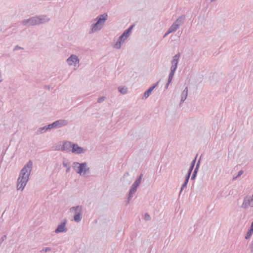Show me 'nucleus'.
<instances>
[{
	"label": "nucleus",
	"instance_id": "nucleus-22",
	"mask_svg": "<svg viewBox=\"0 0 253 253\" xmlns=\"http://www.w3.org/2000/svg\"><path fill=\"white\" fill-rule=\"evenodd\" d=\"M143 176V173H140V175L137 177L136 179L135 180V181L132 184L134 186H136V187H138L141 182Z\"/></svg>",
	"mask_w": 253,
	"mask_h": 253
},
{
	"label": "nucleus",
	"instance_id": "nucleus-16",
	"mask_svg": "<svg viewBox=\"0 0 253 253\" xmlns=\"http://www.w3.org/2000/svg\"><path fill=\"white\" fill-rule=\"evenodd\" d=\"M73 144L72 142L70 141H65L63 143L62 145L61 150L65 151L67 152H71V150L72 149Z\"/></svg>",
	"mask_w": 253,
	"mask_h": 253
},
{
	"label": "nucleus",
	"instance_id": "nucleus-35",
	"mask_svg": "<svg viewBox=\"0 0 253 253\" xmlns=\"http://www.w3.org/2000/svg\"><path fill=\"white\" fill-rule=\"evenodd\" d=\"M200 159H199L198 160V161L197 162L196 165V167L194 169L198 170L199 168L200 167Z\"/></svg>",
	"mask_w": 253,
	"mask_h": 253
},
{
	"label": "nucleus",
	"instance_id": "nucleus-40",
	"mask_svg": "<svg viewBox=\"0 0 253 253\" xmlns=\"http://www.w3.org/2000/svg\"><path fill=\"white\" fill-rule=\"evenodd\" d=\"M66 173H69L70 171L71 168L70 167H68V168H66Z\"/></svg>",
	"mask_w": 253,
	"mask_h": 253
},
{
	"label": "nucleus",
	"instance_id": "nucleus-20",
	"mask_svg": "<svg viewBox=\"0 0 253 253\" xmlns=\"http://www.w3.org/2000/svg\"><path fill=\"white\" fill-rule=\"evenodd\" d=\"M185 19V15H181V16H179L177 18V19L175 20V21L174 23L175 24H178V27H179L183 23H184Z\"/></svg>",
	"mask_w": 253,
	"mask_h": 253
},
{
	"label": "nucleus",
	"instance_id": "nucleus-26",
	"mask_svg": "<svg viewBox=\"0 0 253 253\" xmlns=\"http://www.w3.org/2000/svg\"><path fill=\"white\" fill-rule=\"evenodd\" d=\"M136 192V191L134 189H132V188H130L128 195H127V202L128 203L129 201L130 200L131 198L133 196V194Z\"/></svg>",
	"mask_w": 253,
	"mask_h": 253
},
{
	"label": "nucleus",
	"instance_id": "nucleus-39",
	"mask_svg": "<svg viewBox=\"0 0 253 253\" xmlns=\"http://www.w3.org/2000/svg\"><path fill=\"white\" fill-rule=\"evenodd\" d=\"M130 188H132V189H134V190H135L136 191L138 187H136V186H134V185L132 184Z\"/></svg>",
	"mask_w": 253,
	"mask_h": 253
},
{
	"label": "nucleus",
	"instance_id": "nucleus-19",
	"mask_svg": "<svg viewBox=\"0 0 253 253\" xmlns=\"http://www.w3.org/2000/svg\"><path fill=\"white\" fill-rule=\"evenodd\" d=\"M190 176H191V174H189V173H187V174H186L184 181L183 183L182 184L181 189H180V194L182 193L183 189L186 187Z\"/></svg>",
	"mask_w": 253,
	"mask_h": 253
},
{
	"label": "nucleus",
	"instance_id": "nucleus-33",
	"mask_svg": "<svg viewBox=\"0 0 253 253\" xmlns=\"http://www.w3.org/2000/svg\"><path fill=\"white\" fill-rule=\"evenodd\" d=\"M105 99H106V97H105V96L100 97L97 100V102L99 103H101L102 102H103Z\"/></svg>",
	"mask_w": 253,
	"mask_h": 253
},
{
	"label": "nucleus",
	"instance_id": "nucleus-15",
	"mask_svg": "<svg viewBox=\"0 0 253 253\" xmlns=\"http://www.w3.org/2000/svg\"><path fill=\"white\" fill-rule=\"evenodd\" d=\"M103 25H100L98 22H96L94 23H93L91 25V30L89 31V34L93 33L97 31L100 30L102 28Z\"/></svg>",
	"mask_w": 253,
	"mask_h": 253
},
{
	"label": "nucleus",
	"instance_id": "nucleus-43",
	"mask_svg": "<svg viewBox=\"0 0 253 253\" xmlns=\"http://www.w3.org/2000/svg\"><path fill=\"white\" fill-rule=\"evenodd\" d=\"M252 208H253V198H252Z\"/></svg>",
	"mask_w": 253,
	"mask_h": 253
},
{
	"label": "nucleus",
	"instance_id": "nucleus-11",
	"mask_svg": "<svg viewBox=\"0 0 253 253\" xmlns=\"http://www.w3.org/2000/svg\"><path fill=\"white\" fill-rule=\"evenodd\" d=\"M37 25L43 24L48 22L50 20L49 18L45 15H41L39 16H36Z\"/></svg>",
	"mask_w": 253,
	"mask_h": 253
},
{
	"label": "nucleus",
	"instance_id": "nucleus-1",
	"mask_svg": "<svg viewBox=\"0 0 253 253\" xmlns=\"http://www.w3.org/2000/svg\"><path fill=\"white\" fill-rule=\"evenodd\" d=\"M33 165L32 161L29 160L21 170L17 179V190H23L24 189L29 178Z\"/></svg>",
	"mask_w": 253,
	"mask_h": 253
},
{
	"label": "nucleus",
	"instance_id": "nucleus-18",
	"mask_svg": "<svg viewBox=\"0 0 253 253\" xmlns=\"http://www.w3.org/2000/svg\"><path fill=\"white\" fill-rule=\"evenodd\" d=\"M188 95V87L186 86L184 89L181 93V100L180 102V105H181L187 98Z\"/></svg>",
	"mask_w": 253,
	"mask_h": 253
},
{
	"label": "nucleus",
	"instance_id": "nucleus-30",
	"mask_svg": "<svg viewBox=\"0 0 253 253\" xmlns=\"http://www.w3.org/2000/svg\"><path fill=\"white\" fill-rule=\"evenodd\" d=\"M198 171V170H197V169H194V171L193 172V173L192 174V176H191V179L192 180H194L195 178H196V177L197 176V174Z\"/></svg>",
	"mask_w": 253,
	"mask_h": 253
},
{
	"label": "nucleus",
	"instance_id": "nucleus-38",
	"mask_svg": "<svg viewBox=\"0 0 253 253\" xmlns=\"http://www.w3.org/2000/svg\"><path fill=\"white\" fill-rule=\"evenodd\" d=\"M170 33H172L171 31H169V30L168 29V31L165 33V34L164 36V38L166 37L167 35H168Z\"/></svg>",
	"mask_w": 253,
	"mask_h": 253
},
{
	"label": "nucleus",
	"instance_id": "nucleus-9",
	"mask_svg": "<svg viewBox=\"0 0 253 253\" xmlns=\"http://www.w3.org/2000/svg\"><path fill=\"white\" fill-rule=\"evenodd\" d=\"M68 121L64 119H60L52 123L54 128H60L68 125Z\"/></svg>",
	"mask_w": 253,
	"mask_h": 253
},
{
	"label": "nucleus",
	"instance_id": "nucleus-23",
	"mask_svg": "<svg viewBox=\"0 0 253 253\" xmlns=\"http://www.w3.org/2000/svg\"><path fill=\"white\" fill-rule=\"evenodd\" d=\"M143 176V173H140V175L137 177L136 179L135 180V181L132 184L134 186H136V187H138L141 182Z\"/></svg>",
	"mask_w": 253,
	"mask_h": 253
},
{
	"label": "nucleus",
	"instance_id": "nucleus-14",
	"mask_svg": "<svg viewBox=\"0 0 253 253\" xmlns=\"http://www.w3.org/2000/svg\"><path fill=\"white\" fill-rule=\"evenodd\" d=\"M107 17L108 15L106 13H103V14L98 15L95 19H94V21H96L100 25H103L104 22L106 21Z\"/></svg>",
	"mask_w": 253,
	"mask_h": 253
},
{
	"label": "nucleus",
	"instance_id": "nucleus-6",
	"mask_svg": "<svg viewBox=\"0 0 253 253\" xmlns=\"http://www.w3.org/2000/svg\"><path fill=\"white\" fill-rule=\"evenodd\" d=\"M252 198L250 195L245 196L243 199V203L241 207L245 210L248 209L250 207H252Z\"/></svg>",
	"mask_w": 253,
	"mask_h": 253
},
{
	"label": "nucleus",
	"instance_id": "nucleus-2",
	"mask_svg": "<svg viewBox=\"0 0 253 253\" xmlns=\"http://www.w3.org/2000/svg\"><path fill=\"white\" fill-rule=\"evenodd\" d=\"M72 167L74 170L81 176L84 175L89 171V168L87 167L86 162L82 163L77 162H73Z\"/></svg>",
	"mask_w": 253,
	"mask_h": 253
},
{
	"label": "nucleus",
	"instance_id": "nucleus-12",
	"mask_svg": "<svg viewBox=\"0 0 253 253\" xmlns=\"http://www.w3.org/2000/svg\"><path fill=\"white\" fill-rule=\"evenodd\" d=\"M125 35L122 34L119 38L118 41L114 44V47L116 49H120L122 44L124 43L125 41L127 39Z\"/></svg>",
	"mask_w": 253,
	"mask_h": 253
},
{
	"label": "nucleus",
	"instance_id": "nucleus-41",
	"mask_svg": "<svg viewBox=\"0 0 253 253\" xmlns=\"http://www.w3.org/2000/svg\"><path fill=\"white\" fill-rule=\"evenodd\" d=\"M170 83H169V81H168V82H167V84H166V85H165V88H166V89H167V88H168L169 85V84H170Z\"/></svg>",
	"mask_w": 253,
	"mask_h": 253
},
{
	"label": "nucleus",
	"instance_id": "nucleus-37",
	"mask_svg": "<svg viewBox=\"0 0 253 253\" xmlns=\"http://www.w3.org/2000/svg\"><path fill=\"white\" fill-rule=\"evenodd\" d=\"M23 49V48L20 47V46H18V45H16L13 48V51H16V50H17L18 49Z\"/></svg>",
	"mask_w": 253,
	"mask_h": 253
},
{
	"label": "nucleus",
	"instance_id": "nucleus-10",
	"mask_svg": "<svg viewBox=\"0 0 253 253\" xmlns=\"http://www.w3.org/2000/svg\"><path fill=\"white\" fill-rule=\"evenodd\" d=\"M180 56V52H178L173 57L172 60L171 61V66L170 67V69H172L173 70H176Z\"/></svg>",
	"mask_w": 253,
	"mask_h": 253
},
{
	"label": "nucleus",
	"instance_id": "nucleus-36",
	"mask_svg": "<svg viewBox=\"0 0 253 253\" xmlns=\"http://www.w3.org/2000/svg\"><path fill=\"white\" fill-rule=\"evenodd\" d=\"M63 166L65 168H68V167H70L69 163L65 162H63Z\"/></svg>",
	"mask_w": 253,
	"mask_h": 253
},
{
	"label": "nucleus",
	"instance_id": "nucleus-28",
	"mask_svg": "<svg viewBox=\"0 0 253 253\" xmlns=\"http://www.w3.org/2000/svg\"><path fill=\"white\" fill-rule=\"evenodd\" d=\"M118 89L119 91L123 94H125L127 92V88L125 86H119Z\"/></svg>",
	"mask_w": 253,
	"mask_h": 253
},
{
	"label": "nucleus",
	"instance_id": "nucleus-4",
	"mask_svg": "<svg viewBox=\"0 0 253 253\" xmlns=\"http://www.w3.org/2000/svg\"><path fill=\"white\" fill-rule=\"evenodd\" d=\"M67 220L66 219H63L58 225L57 228L55 230V233H65L68 231L66 227Z\"/></svg>",
	"mask_w": 253,
	"mask_h": 253
},
{
	"label": "nucleus",
	"instance_id": "nucleus-24",
	"mask_svg": "<svg viewBox=\"0 0 253 253\" xmlns=\"http://www.w3.org/2000/svg\"><path fill=\"white\" fill-rule=\"evenodd\" d=\"M197 157V155H196V156L195 157V158L193 160V161H192V162L190 164L189 169L187 172V173H189V174H191V173L193 170L194 167L195 165V163L196 162Z\"/></svg>",
	"mask_w": 253,
	"mask_h": 253
},
{
	"label": "nucleus",
	"instance_id": "nucleus-29",
	"mask_svg": "<svg viewBox=\"0 0 253 253\" xmlns=\"http://www.w3.org/2000/svg\"><path fill=\"white\" fill-rule=\"evenodd\" d=\"M175 71L176 70H173L172 69H170V72L169 73V78H168V80L169 83H170L171 82V80L172 79V78L173 77V75L174 74Z\"/></svg>",
	"mask_w": 253,
	"mask_h": 253
},
{
	"label": "nucleus",
	"instance_id": "nucleus-31",
	"mask_svg": "<svg viewBox=\"0 0 253 253\" xmlns=\"http://www.w3.org/2000/svg\"><path fill=\"white\" fill-rule=\"evenodd\" d=\"M243 172H244V171L243 170H240L238 172L237 175L233 177V180H235L237 179L239 177H240L242 174H243Z\"/></svg>",
	"mask_w": 253,
	"mask_h": 253
},
{
	"label": "nucleus",
	"instance_id": "nucleus-34",
	"mask_svg": "<svg viewBox=\"0 0 253 253\" xmlns=\"http://www.w3.org/2000/svg\"><path fill=\"white\" fill-rule=\"evenodd\" d=\"M144 219L146 221L150 220H151V216H150V215L148 213H146L144 214Z\"/></svg>",
	"mask_w": 253,
	"mask_h": 253
},
{
	"label": "nucleus",
	"instance_id": "nucleus-21",
	"mask_svg": "<svg viewBox=\"0 0 253 253\" xmlns=\"http://www.w3.org/2000/svg\"><path fill=\"white\" fill-rule=\"evenodd\" d=\"M253 222H252L251 223V226L250 227L249 229H248L246 235L245 236V239H249L253 235Z\"/></svg>",
	"mask_w": 253,
	"mask_h": 253
},
{
	"label": "nucleus",
	"instance_id": "nucleus-17",
	"mask_svg": "<svg viewBox=\"0 0 253 253\" xmlns=\"http://www.w3.org/2000/svg\"><path fill=\"white\" fill-rule=\"evenodd\" d=\"M158 84V82H157L156 83L152 85L151 87H150L144 93V96L143 98L145 99L147 98L149 95L151 94L152 91L154 90V89L157 86V84Z\"/></svg>",
	"mask_w": 253,
	"mask_h": 253
},
{
	"label": "nucleus",
	"instance_id": "nucleus-3",
	"mask_svg": "<svg viewBox=\"0 0 253 253\" xmlns=\"http://www.w3.org/2000/svg\"><path fill=\"white\" fill-rule=\"evenodd\" d=\"M83 207L81 205H78L70 208V211L74 212V220L76 222H79L83 218Z\"/></svg>",
	"mask_w": 253,
	"mask_h": 253
},
{
	"label": "nucleus",
	"instance_id": "nucleus-13",
	"mask_svg": "<svg viewBox=\"0 0 253 253\" xmlns=\"http://www.w3.org/2000/svg\"><path fill=\"white\" fill-rule=\"evenodd\" d=\"M53 128H54V126L52 125V123H51L47 126H44L39 127L37 129V130L36 131V133H37V134H41V133L46 132L48 130H50Z\"/></svg>",
	"mask_w": 253,
	"mask_h": 253
},
{
	"label": "nucleus",
	"instance_id": "nucleus-25",
	"mask_svg": "<svg viewBox=\"0 0 253 253\" xmlns=\"http://www.w3.org/2000/svg\"><path fill=\"white\" fill-rule=\"evenodd\" d=\"M134 25H131L128 28H127L126 30L123 33V34L124 35H125V36L126 37V38H128V36L130 35V34L131 33V31Z\"/></svg>",
	"mask_w": 253,
	"mask_h": 253
},
{
	"label": "nucleus",
	"instance_id": "nucleus-42",
	"mask_svg": "<svg viewBox=\"0 0 253 253\" xmlns=\"http://www.w3.org/2000/svg\"><path fill=\"white\" fill-rule=\"evenodd\" d=\"M251 247L252 248V252L253 251V243H252L250 245Z\"/></svg>",
	"mask_w": 253,
	"mask_h": 253
},
{
	"label": "nucleus",
	"instance_id": "nucleus-5",
	"mask_svg": "<svg viewBox=\"0 0 253 253\" xmlns=\"http://www.w3.org/2000/svg\"><path fill=\"white\" fill-rule=\"evenodd\" d=\"M66 61L69 66H74L76 67L78 64V67L79 66L80 60L78 57L75 54L71 55L67 59Z\"/></svg>",
	"mask_w": 253,
	"mask_h": 253
},
{
	"label": "nucleus",
	"instance_id": "nucleus-7",
	"mask_svg": "<svg viewBox=\"0 0 253 253\" xmlns=\"http://www.w3.org/2000/svg\"><path fill=\"white\" fill-rule=\"evenodd\" d=\"M36 16H32L29 19H24L22 21V24L23 26H34L37 25Z\"/></svg>",
	"mask_w": 253,
	"mask_h": 253
},
{
	"label": "nucleus",
	"instance_id": "nucleus-27",
	"mask_svg": "<svg viewBox=\"0 0 253 253\" xmlns=\"http://www.w3.org/2000/svg\"><path fill=\"white\" fill-rule=\"evenodd\" d=\"M179 27H178V24H175L174 23H173L170 27L169 28V31H171V32H174L176 31Z\"/></svg>",
	"mask_w": 253,
	"mask_h": 253
},
{
	"label": "nucleus",
	"instance_id": "nucleus-32",
	"mask_svg": "<svg viewBox=\"0 0 253 253\" xmlns=\"http://www.w3.org/2000/svg\"><path fill=\"white\" fill-rule=\"evenodd\" d=\"M51 251V249L49 247L43 248L42 250L40 251V253H47Z\"/></svg>",
	"mask_w": 253,
	"mask_h": 253
},
{
	"label": "nucleus",
	"instance_id": "nucleus-8",
	"mask_svg": "<svg viewBox=\"0 0 253 253\" xmlns=\"http://www.w3.org/2000/svg\"><path fill=\"white\" fill-rule=\"evenodd\" d=\"M86 151V150L80 146H79L76 143H73L72 146V149L71 150V152L73 153L76 154H81L83 153H84Z\"/></svg>",
	"mask_w": 253,
	"mask_h": 253
}]
</instances>
